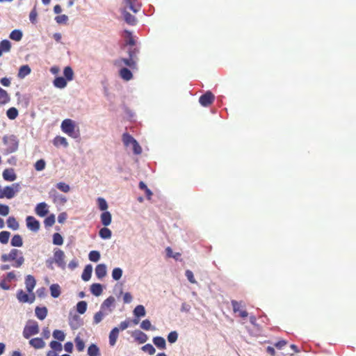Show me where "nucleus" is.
<instances>
[{
    "mask_svg": "<svg viewBox=\"0 0 356 356\" xmlns=\"http://www.w3.org/2000/svg\"><path fill=\"white\" fill-rule=\"evenodd\" d=\"M65 259V254L62 250L58 248L54 249L53 258L47 261V266L52 268L51 264L55 263L58 267L62 270H64L66 268V262Z\"/></svg>",
    "mask_w": 356,
    "mask_h": 356,
    "instance_id": "f257e3e1",
    "label": "nucleus"
},
{
    "mask_svg": "<svg viewBox=\"0 0 356 356\" xmlns=\"http://www.w3.org/2000/svg\"><path fill=\"white\" fill-rule=\"evenodd\" d=\"M123 145L132 149L134 154H140L142 148L137 140L128 133H124L122 136Z\"/></svg>",
    "mask_w": 356,
    "mask_h": 356,
    "instance_id": "f03ea898",
    "label": "nucleus"
},
{
    "mask_svg": "<svg viewBox=\"0 0 356 356\" xmlns=\"http://www.w3.org/2000/svg\"><path fill=\"white\" fill-rule=\"evenodd\" d=\"M61 129L72 138H76L79 136V131L75 129V122L70 119H66L63 121Z\"/></svg>",
    "mask_w": 356,
    "mask_h": 356,
    "instance_id": "7ed1b4c3",
    "label": "nucleus"
},
{
    "mask_svg": "<svg viewBox=\"0 0 356 356\" xmlns=\"http://www.w3.org/2000/svg\"><path fill=\"white\" fill-rule=\"evenodd\" d=\"M19 254H21L19 250L17 249H13L8 254H4L1 255V259L4 261L15 260L14 266L18 268L21 266L24 261V259L22 255L17 257Z\"/></svg>",
    "mask_w": 356,
    "mask_h": 356,
    "instance_id": "20e7f679",
    "label": "nucleus"
},
{
    "mask_svg": "<svg viewBox=\"0 0 356 356\" xmlns=\"http://www.w3.org/2000/svg\"><path fill=\"white\" fill-rule=\"evenodd\" d=\"M21 189L19 183H14L1 188V198L12 199L15 197Z\"/></svg>",
    "mask_w": 356,
    "mask_h": 356,
    "instance_id": "39448f33",
    "label": "nucleus"
},
{
    "mask_svg": "<svg viewBox=\"0 0 356 356\" xmlns=\"http://www.w3.org/2000/svg\"><path fill=\"white\" fill-rule=\"evenodd\" d=\"M3 145L6 147L4 151L8 154L15 152L18 147V141L13 135L5 136L3 137Z\"/></svg>",
    "mask_w": 356,
    "mask_h": 356,
    "instance_id": "423d86ee",
    "label": "nucleus"
},
{
    "mask_svg": "<svg viewBox=\"0 0 356 356\" xmlns=\"http://www.w3.org/2000/svg\"><path fill=\"white\" fill-rule=\"evenodd\" d=\"M39 332V326L36 321H29L27 322L24 331L23 336L26 339L30 338L32 335L37 334Z\"/></svg>",
    "mask_w": 356,
    "mask_h": 356,
    "instance_id": "0eeeda50",
    "label": "nucleus"
},
{
    "mask_svg": "<svg viewBox=\"0 0 356 356\" xmlns=\"http://www.w3.org/2000/svg\"><path fill=\"white\" fill-rule=\"evenodd\" d=\"M49 197L52 200V202L56 204V205H64L67 202V198L58 193V191L54 189L51 188L49 191Z\"/></svg>",
    "mask_w": 356,
    "mask_h": 356,
    "instance_id": "6e6552de",
    "label": "nucleus"
},
{
    "mask_svg": "<svg viewBox=\"0 0 356 356\" xmlns=\"http://www.w3.org/2000/svg\"><path fill=\"white\" fill-rule=\"evenodd\" d=\"M115 299L113 296H109L101 305L100 309L108 312V315L112 312L115 307Z\"/></svg>",
    "mask_w": 356,
    "mask_h": 356,
    "instance_id": "1a4fd4ad",
    "label": "nucleus"
},
{
    "mask_svg": "<svg viewBox=\"0 0 356 356\" xmlns=\"http://www.w3.org/2000/svg\"><path fill=\"white\" fill-rule=\"evenodd\" d=\"M214 95L211 91H207L199 98L200 104L203 106H208L214 100Z\"/></svg>",
    "mask_w": 356,
    "mask_h": 356,
    "instance_id": "9d476101",
    "label": "nucleus"
},
{
    "mask_svg": "<svg viewBox=\"0 0 356 356\" xmlns=\"http://www.w3.org/2000/svg\"><path fill=\"white\" fill-rule=\"evenodd\" d=\"M30 295H28L22 290L18 291L17 297L19 302H30L32 303L35 300V295L33 293H29Z\"/></svg>",
    "mask_w": 356,
    "mask_h": 356,
    "instance_id": "9b49d317",
    "label": "nucleus"
},
{
    "mask_svg": "<svg viewBox=\"0 0 356 356\" xmlns=\"http://www.w3.org/2000/svg\"><path fill=\"white\" fill-rule=\"evenodd\" d=\"M28 229L33 232H38L40 229V222L33 216H28L26 219Z\"/></svg>",
    "mask_w": 356,
    "mask_h": 356,
    "instance_id": "f8f14e48",
    "label": "nucleus"
},
{
    "mask_svg": "<svg viewBox=\"0 0 356 356\" xmlns=\"http://www.w3.org/2000/svg\"><path fill=\"white\" fill-rule=\"evenodd\" d=\"M35 212L38 216L44 217L49 213V206L45 202H40L36 205Z\"/></svg>",
    "mask_w": 356,
    "mask_h": 356,
    "instance_id": "ddd939ff",
    "label": "nucleus"
},
{
    "mask_svg": "<svg viewBox=\"0 0 356 356\" xmlns=\"http://www.w3.org/2000/svg\"><path fill=\"white\" fill-rule=\"evenodd\" d=\"M2 177L5 181L9 182H13L17 179V175L13 168L5 169L2 172Z\"/></svg>",
    "mask_w": 356,
    "mask_h": 356,
    "instance_id": "4468645a",
    "label": "nucleus"
},
{
    "mask_svg": "<svg viewBox=\"0 0 356 356\" xmlns=\"http://www.w3.org/2000/svg\"><path fill=\"white\" fill-rule=\"evenodd\" d=\"M69 323L72 329L76 330L82 325L79 316L74 314L70 315L69 318Z\"/></svg>",
    "mask_w": 356,
    "mask_h": 356,
    "instance_id": "2eb2a0df",
    "label": "nucleus"
},
{
    "mask_svg": "<svg viewBox=\"0 0 356 356\" xmlns=\"http://www.w3.org/2000/svg\"><path fill=\"white\" fill-rule=\"evenodd\" d=\"M25 284L27 291L29 293H33L36 284L35 278L31 275H27L26 277Z\"/></svg>",
    "mask_w": 356,
    "mask_h": 356,
    "instance_id": "dca6fc26",
    "label": "nucleus"
},
{
    "mask_svg": "<svg viewBox=\"0 0 356 356\" xmlns=\"http://www.w3.org/2000/svg\"><path fill=\"white\" fill-rule=\"evenodd\" d=\"M106 266L104 264H98L95 268V275L99 279H102L106 275Z\"/></svg>",
    "mask_w": 356,
    "mask_h": 356,
    "instance_id": "f3484780",
    "label": "nucleus"
},
{
    "mask_svg": "<svg viewBox=\"0 0 356 356\" xmlns=\"http://www.w3.org/2000/svg\"><path fill=\"white\" fill-rule=\"evenodd\" d=\"M232 307H233V310L235 313L236 312H238L239 313V315L243 317V318H245L248 316V313L247 312H245V310H241V302H238L236 300H232Z\"/></svg>",
    "mask_w": 356,
    "mask_h": 356,
    "instance_id": "a211bd4d",
    "label": "nucleus"
},
{
    "mask_svg": "<svg viewBox=\"0 0 356 356\" xmlns=\"http://www.w3.org/2000/svg\"><path fill=\"white\" fill-rule=\"evenodd\" d=\"M120 329L117 327H114L109 334V343L111 346H113L117 341Z\"/></svg>",
    "mask_w": 356,
    "mask_h": 356,
    "instance_id": "6ab92c4d",
    "label": "nucleus"
},
{
    "mask_svg": "<svg viewBox=\"0 0 356 356\" xmlns=\"http://www.w3.org/2000/svg\"><path fill=\"white\" fill-rule=\"evenodd\" d=\"M122 62L124 65L127 66H129V67L134 69L136 67V60H133L130 57L129 58H121L119 60L115 61V65H120V63Z\"/></svg>",
    "mask_w": 356,
    "mask_h": 356,
    "instance_id": "aec40b11",
    "label": "nucleus"
},
{
    "mask_svg": "<svg viewBox=\"0 0 356 356\" xmlns=\"http://www.w3.org/2000/svg\"><path fill=\"white\" fill-rule=\"evenodd\" d=\"M101 222L105 227L108 226L111 223L112 216L109 211H104L100 216Z\"/></svg>",
    "mask_w": 356,
    "mask_h": 356,
    "instance_id": "412c9836",
    "label": "nucleus"
},
{
    "mask_svg": "<svg viewBox=\"0 0 356 356\" xmlns=\"http://www.w3.org/2000/svg\"><path fill=\"white\" fill-rule=\"evenodd\" d=\"M123 17L124 21L129 25H135L137 22V19L135 16L129 13V12L124 10L123 13Z\"/></svg>",
    "mask_w": 356,
    "mask_h": 356,
    "instance_id": "4be33fe9",
    "label": "nucleus"
},
{
    "mask_svg": "<svg viewBox=\"0 0 356 356\" xmlns=\"http://www.w3.org/2000/svg\"><path fill=\"white\" fill-rule=\"evenodd\" d=\"M120 76L125 81H129L133 78L132 72L127 67H122L120 70Z\"/></svg>",
    "mask_w": 356,
    "mask_h": 356,
    "instance_id": "5701e85b",
    "label": "nucleus"
},
{
    "mask_svg": "<svg viewBox=\"0 0 356 356\" xmlns=\"http://www.w3.org/2000/svg\"><path fill=\"white\" fill-rule=\"evenodd\" d=\"M67 80L63 76H56L54 81V86L58 88H64L67 86Z\"/></svg>",
    "mask_w": 356,
    "mask_h": 356,
    "instance_id": "b1692460",
    "label": "nucleus"
},
{
    "mask_svg": "<svg viewBox=\"0 0 356 356\" xmlns=\"http://www.w3.org/2000/svg\"><path fill=\"white\" fill-rule=\"evenodd\" d=\"M133 337L135 338L136 340L139 341L140 343H145L147 340V336L143 332L140 330H136L133 333Z\"/></svg>",
    "mask_w": 356,
    "mask_h": 356,
    "instance_id": "393cba45",
    "label": "nucleus"
},
{
    "mask_svg": "<svg viewBox=\"0 0 356 356\" xmlns=\"http://www.w3.org/2000/svg\"><path fill=\"white\" fill-rule=\"evenodd\" d=\"M92 272V265L88 264V265L86 266V267L82 273V275H81V278L83 279V280L86 281V282L88 281L91 277Z\"/></svg>",
    "mask_w": 356,
    "mask_h": 356,
    "instance_id": "a878e982",
    "label": "nucleus"
},
{
    "mask_svg": "<svg viewBox=\"0 0 356 356\" xmlns=\"http://www.w3.org/2000/svg\"><path fill=\"white\" fill-rule=\"evenodd\" d=\"M31 346L35 348L39 349L42 348L45 346V342L40 338H34L29 341Z\"/></svg>",
    "mask_w": 356,
    "mask_h": 356,
    "instance_id": "bb28decb",
    "label": "nucleus"
},
{
    "mask_svg": "<svg viewBox=\"0 0 356 356\" xmlns=\"http://www.w3.org/2000/svg\"><path fill=\"white\" fill-rule=\"evenodd\" d=\"M107 315V312H104L102 309H100V310L94 315L93 323L96 325L99 324L103 320V318Z\"/></svg>",
    "mask_w": 356,
    "mask_h": 356,
    "instance_id": "cd10ccee",
    "label": "nucleus"
},
{
    "mask_svg": "<svg viewBox=\"0 0 356 356\" xmlns=\"http://www.w3.org/2000/svg\"><path fill=\"white\" fill-rule=\"evenodd\" d=\"M22 37H23V33L19 29H15V30H13L10 33V35H9V38L11 40H15L16 42L20 41L22 40Z\"/></svg>",
    "mask_w": 356,
    "mask_h": 356,
    "instance_id": "c85d7f7f",
    "label": "nucleus"
},
{
    "mask_svg": "<svg viewBox=\"0 0 356 356\" xmlns=\"http://www.w3.org/2000/svg\"><path fill=\"white\" fill-rule=\"evenodd\" d=\"M36 316L40 320H44L47 315V309L46 307H37L35 310Z\"/></svg>",
    "mask_w": 356,
    "mask_h": 356,
    "instance_id": "c756f323",
    "label": "nucleus"
},
{
    "mask_svg": "<svg viewBox=\"0 0 356 356\" xmlns=\"http://www.w3.org/2000/svg\"><path fill=\"white\" fill-rule=\"evenodd\" d=\"M153 343L154 345L160 348V349H165L166 346V342L164 338L161 337H155L153 339Z\"/></svg>",
    "mask_w": 356,
    "mask_h": 356,
    "instance_id": "7c9ffc66",
    "label": "nucleus"
},
{
    "mask_svg": "<svg viewBox=\"0 0 356 356\" xmlns=\"http://www.w3.org/2000/svg\"><path fill=\"white\" fill-rule=\"evenodd\" d=\"M53 143L55 146H63L64 147H67L68 146L67 140L65 138L62 136H56L53 141Z\"/></svg>",
    "mask_w": 356,
    "mask_h": 356,
    "instance_id": "2f4dec72",
    "label": "nucleus"
},
{
    "mask_svg": "<svg viewBox=\"0 0 356 356\" xmlns=\"http://www.w3.org/2000/svg\"><path fill=\"white\" fill-rule=\"evenodd\" d=\"M90 291L95 296H99L103 291V288L100 284H92L90 286Z\"/></svg>",
    "mask_w": 356,
    "mask_h": 356,
    "instance_id": "473e14b6",
    "label": "nucleus"
},
{
    "mask_svg": "<svg viewBox=\"0 0 356 356\" xmlns=\"http://www.w3.org/2000/svg\"><path fill=\"white\" fill-rule=\"evenodd\" d=\"M31 68L28 65H22L19 67L18 76L21 79L24 78L26 76L31 73Z\"/></svg>",
    "mask_w": 356,
    "mask_h": 356,
    "instance_id": "72a5a7b5",
    "label": "nucleus"
},
{
    "mask_svg": "<svg viewBox=\"0 0 356 356\" xmlns=\"http://www.w3.org/2000/svg\"><path fill=\"white\" fill-rule=\"evenodd\" d=\"M133 312L134 315L138 318L143 317L146 314L145 309L144 306L141 305L136 306Z\"/></svg>",
    "mask_w": 356,
    "mask_h": 356,
    "instance_id": "f704fd0d",
    "label": "nucleus"
},
{
    "mask_svg": "<svg viewBox=\"0 0 356 356\" xmlns=\"http://www.w3.org/2000/svg\"><path fill=\"white\" fill-rule=\"evenodd\" d=\"M99 235L102 239H110L112 232L108 228L103 227L99 230Z\"/></svg>",
    "mask_w": 356,
    "mask_h": 356,
    "instance_id": "c9c22d12",
    "label": "nucleus"
},
{
    "mask_svg": "<svg viewBox=\"0 0 356 356\" xmlns=\"http://www.w3.org/2000/svg\"><path fill=\"white\" fill-rule=\"evenodd\" d=\"M64 78L67 81H72L74 76V72L71 67L67 66L63 70Z\"/></svg>",
    "mask_w": 356,
    "mask_h": 356,
    "instance_id": "e433bc0d",
    "label": "nucleus"
},
{
    "mask_svg": "<svg viewBox=\"0 0 356 356\" xmlns=\"http://www.w3.org/2000/svg\"><path fill=\"white\" fill-rule=\"evenodd\" d=\"M88 355L89 356H99L100 355L99 349L95 344H91L88 348Z\"/></svg>",
    "mask_w": 356,
    "mask_h": 356,
    "instance_id": "4c0bfd02",
    "label": "nucleus"
},
{
    "mask_svg": "<svg viewBox=\"0 0 356 356\" xmlns=\"http://www.w3.org/2000/svg\"><path fill=\"white\" fill-rule=\"evenodd\" d=\"M12 246L21 247L23 245L22 238L19 234H15L11 239L10 242Z\"/></svg>",
    "mask_w": 356,
    "mask_h": 356,
    "instance_id": "58836bf2",
    "label": "nucleus"
},
{
    "mask_svg": "<svg viewBox=\"0 0 356 356\" xmlns=\"http://www.w3.org/2000/svg\"><path fill=\"white\" fill-rule=\"evenodd\" d=\"M51 295L54 298H58L60 295V287L57 284H51L50 286Z\"/></svg>",
    "mask_w": 356,
    "mask_h": 356,
    "instance_id": "ea45409f",
    "label": "nucleus"
},
{
    "mask_svg": "<svg viewBox=\"0 0 356 356\" xmlns=\"http://www.w3.org/2000/svg\"><path fill=\"white\" fill-rule=\"evenodd\" d=\"M79 334H80V333L76 337L74 341H75L76 349L78 350V351L81 352L85 348V343L83 341V339H81Z\"/></svg>",
    "mask_w": 356,
    "mask_h": 356,
    "instance_id": "a19ab883",
    "label": "nucleus"
},
{
    "mask_svg": "<svg viewBox=\"0 0 356 356\" xmlns=\"http://www.w3.org/2000/svg\"><path fill=\"white\" fill-rule=\"evenodd\" d=\"M7 225L13 230H17L19 228V224L14 217H9L8 218Z\"/></svg>",
    "mask_w": 356,
    "mask_h": 356,
    "instance_id": "79ce46f5",
    "label": "nucleus"
},
{
    "mask_svg": "<svg viewBox=\"0 0 356 356\" xmlns=\"http://www.w3.org/2000/svg\"><path fill=\"white\" fill-rule=\"evenodd\" d=\"M97 202L98 204L99 209L101 211H106L108 206V204H107L106 200L103 197H98L97 200Z\"/></svg>",
    "mask_w": 356,
    "mask_h": 356,
    "instance_id": "37998d69",
    "label": "nucleus"
},
{
    "mask_svg": "<svg viewBox=\"0 0 356 356\" xmlns=\"http://www.w3.org/2000/svg\"><path fill=\"white\" fill-rule=\"evenodd\" d=\"M123 271L120 268H115L112 271V277L114 280H119L122 276Z\"/></svg>",
    "mask_w": 356,
    "mask_h": 356,
    "instance_id": "c03bdc74",
    "label": "nucleus"
},
{
    "mask_svg": "<svg viewBox=\"0 0 356 356\" xmlns=\"http://www.w3.org/2000/svg\"><path fill=\"white\" fill-rule=\"evenodd\" d=\"M140 327L144 330H156V327L152 326L151 324V322L147 319L142 321V323L140 324Z\"/></svg>",
    "mask_w": 356,
    "mask_h": 356,
    "instance_id": "a18cd8bd",
    "label": "nucleus"
},
{
    "mask_svg": "<svg viewBox=\"0 0 356 356\" xmlns=\"http://www.w3.org/2000/svg\"><path fill=\"white\" fill-rule=\"evenodd\" d=\"M38 12L36 10V5L34 6L29 14V20L33 24L37 23Z\"/></svg>",
    "mask_w": 356,
    "mask_h": 356,
    "instance_id": "49530a36",
    "label": "nucleus"
},
{
    "mask_svg": "<svg viewBox=\"0 0 356 356\" xmlns=\"http://www.w3.org/2000/svg\"><path fill=\"white\" fill-rule=\"evenodd\" d=\"M87 309V303L85 301H80L76 305V310L77 312L83 314L86 312Z\"/></svg>",
    "mask_w": 356,
    "mask_h": 356,
    "instance_id": "de8ad7c7",
    "label": "nucleus"
},
{
    "mask_svg": "<svg viewBox=\"0 0 356 356\" xmlns=\"http://www.w3.org/2000/svg\"><path fill=\"white\" fill-rule=\"evenodd\" d=\"M56 186L59 191L63 193H68L70 191V186L65 182H58L56 184Z\"/></svg>",
    "mask_w": 356,
    "mask_h": 356,
    "instance_id": "09e8293b",
    "label": "nucleus"
},
{
    "mask_svg": "<svg viewBox=\"0 0 356 356\" xmlns=\"http://www.w3.org/2000/svg\"><path fill=\"white\" fill-rule=\"evenodd\" d=\"M11 48V42L8 40H1V54L3 52L10 51Z\"/></svg>",
    "mask_w": 356,
    "mask_h": 356,
    "instance_id": "8fccbe9b",
    "label": "nucleus"
},
{
    "mask_svg": "<svg viewBox=\"0 0 356 356\" xmlns=\"http://www.w3.org/2000/svg\"><path fill=\"white\" fill-rule=\"evenodd\" d=\"M88 258L91 261L97 262L100 259V253L98 251L92 250L89 253Z\"/></svg>",
    "mask_w": 356,
    "mask_h": 356,
    "instance_id": "3c124183",
    "label": "nucleus"
},
{
    "mask_svg": "<svg viewBox=\"0 0 356 356\" xmlns=\"http://www.w3.org/2000/svg\"><path fill=\"white\" fill-rule=\"evenodd\" d=\"M53 337L54 339H58L60 341H63L65 338V333L59 330H55L53 332Z\"/></svg>",
    "mask_w": 356,
    "mask_h": 356,
    "instance_id": "603ef678",
    "label": "nucleus"
},
{
    "mask_svg": "<svg viewBox=\"0 0 356 356\" xmlns=\"http://www.w3.org/2000/svg\"><path fill=\"white\" fill-rule=\"evenodd\" d=\"M53 243L56 245H61L63 243V238L59 233L53 235Z\"/></svg>",
    "mask_w": 356,
    "mask_h": 356,
    "instance_id": "864d4df0",
    "label": "nucleus"
},
{
    "mask_svg": "<svg viewBox=\"0 0 356 356\" xmlns=\"http://www.w3.org/2000/svg\"><path fill=\"white\" fill-rule=\"evenodd\" d=\"M46 162L44 159H40L35 163V169L37 171H42L45 168Z\"/></svg>",
    "mask_w": 356,
    "mask_h": 356,
    "instance_id": "5fc2aeb1",
    "label": "nucleus"
},
{
    "mask_svg": "<svg viewBox=\"0 0 356 356\" xmlns=\"http://www.w3.org/2000/svg\"><path fill=\"white\" fill-rule=\"evenodd\" d=\"M55 223V216L54 214H51L47 218H45L44 221V224L46 227H51Z\"/></svg>",
    "mask_w": 356,
    "mask_h": 356,
    "instance_id": "6e6d98bb",
    "label": "nucleus"
},
{
    "mask_svg": "<svg viewBox=\"0 0 356 356\" xmlns=\"http://www.w3.org/2000/svg\"><path fill=\"white\" fill-rule=\"evenodd\" d=\"M142 350L144 352L147 353H149L151 355H154L155 353V352H156L155 348L153 347L152 345H151L149 343H147V344L143 346L142 347Z\"/></svg>",
    "mask_w": 356,
    "mask_h": 356,
    "instance_id": "4d7b16f0",
    "label": "nucleus"
},
{
    "mask_svg": "<svg viewBox=\"0 0 356 356\" xmlns=\"http://www.w3.org/2000/svg\"><path fill=\"white\" fill-rule=\"evenodd\" d=\"M178 339V333L176 331L170 332L168 335V341L170 343H173L177 341Z\"/></svg>",
    "mask_w": 356,
    "mask_h": 356,
    "instance_id": "13d9d810",
    "label": "nucleus"
},
{
    "mask_svg": "<svg viewBox=\"0 0 356 356\" xmlns=\"http://www.w3.org/2000/svg\"><path fill=\"white\" fill-rule=\"evenodd\" d=\"M49 345H50L51 348L53 350V351L60 352L62 350V345L60 343H59L58 341H52Z\"/></svg>",
    "mask_w": 356,
    "mask_h": 356,
    "instance_id": "bf43d9fd",
    "label": "nucleus"
},
{
    "mask_svg": "<svg viewBox=\"0 0 356 356\" xmlns=\"http://www.w3.org/2000/svg\"><path fill=\"white\" fill-rule=\"evenodd\" d=\"M56 22L59 24H65L68 21V17L66 15H61L55 17Z\"/></svg>",
    "mask_w": 356,
    "mask_h": 356,
    "instance_id": "052dcab7",
    "label": "nucleus"
},
{
    "mask_svg": "<svg viewBox=\"0 0 356 356\" xmlns=\"http://www.w3.org/2000/svg\"><path fill=\"white\" fill-rule=\"evenodd\" d=\"M139 52L138 49L134 47V48H129L128 50L129 56L132 58L133 60L137 59V55Z\"/></svg>",
    "mask_w": 356,
    "mask_h": 356,
    "instance_id": "680f3d73",
    "label": "nucleus"
},
{
    "mask_svg": "<svg viewBox=\"0 0 356 356\" xmlns=\"http://www.w3.org/2000/svg\"><path fill=\"white\" fill-rule=\"evenodd\" d=\"M165 251H166L167 256L169 257H173L176 259H178V258L180 256V254L178 252L174 254V252H172V250L170 247H168L166 248Z\"/></svg>",
    "mask_w": 356,
    "mask_h": 356,
    "instance_id": "e2e57ef3",
    "label": "nucleus"
},
{
    "mask_svg": "<svg viewBox=\"0 0 356 356\" xmlns=\"http://www.w3.org/2000/svg\"><path fill=\"white\" fill-rule=\"evenodd\" d=\"M79 266V261L76 259L74 258L72 259L70 263L68 264V268L71 270H74L75 268H76Z\"/></svg>",
    "mask_w": 356,
    "mask_h": 356,
    "instance_id": "0e129e2a",
    "label": "nucleus"
},
{
    "mask_svg": "<svg viewBox=\"0 0 356 356\" xmlns=\"http://www.w3.org/2000/svg\"><path fill=\"white\" fill-rule=\"evenodd\" d=\"M10 100L7 92L1 88V104L7 103Z\"/></svg>",
    "mask_w": 356,
    "mask_h": 356,
    "instance_id": "69168bd1",
    "label": "nucleus"
},
{
    "mask_svg": "<svg viewBox=\"0 0 356 356\" xmlns=\"http://www.w3.org/2000/svg\"><path fill=\"white\" fill-rule=\"evenodd\" d=\"M10 235V234L8 232H1V243H7L9 240Z\"/></svg>",
    "mask_w": 356,
    "mask_h": 356,
    "instance_id": "338daca9",
    "label": "nucleus"
},
{
    "mask_svg": "<svg viewBox=\"0 0 356 356\" xmlns=\"http://www.w3.org/2000/svg\"><path fill=\"white\" fill-rule=\"evenodd\" d=\"M185 275H186V276L187 279L188 280V281H189L191 283L194 284V283H195V282H196V281H195V278H194V276H193V272H192L191 270H187L186 271Z\"/></svg>",
    "mask_w": 356,
    "mask_h": 356,
    "instance_id": "774afa93",
    "label": "nucleus"
}]
</instances>
